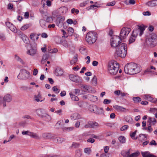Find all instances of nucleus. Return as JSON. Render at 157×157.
I'll return each mask as SVG.
<instances>
[{
	"mask_svg": "<svg viewBox=\"0 0 157 157\" xmlns=\"http://www.w3.org/2000/svg\"><path fill=\"white\" fill-rule=\"evenodd\" d=\"M52 90L56 94L58 93L60 91L59 89L57 86H54L52 88Z\"/></svg>",
	"mask_w": 157,
	"mask_h": 157,
	"instance_id": "43",
	"label": "nucleus"
},
{
	"mask_svg": "<svg viewBox=\"0 0 157 157\" xmlns=\"http://www.w3.org/2000/svg\"><path fill=\"white\" fill-rule=\"evenodd\" d=\"M144 98L145 99H146L148 100L149 101H152L153 100V98H152L150 96L148 95H144Z\"/></svg>",
	"mask_w": 157,
	"mask_h": 157,
	"instance_id": "42",
	"label": "nucleus"
},
{
	"mask_svg": "<svg viewBox=\"0 0 157 157\" xmlns=\"http://www.w3.org/2000/svg\"><path fill=\"white\" fill-rule=\"evenodd\" d=\"M121 155L123 156L124 157H130V151L128 150L127 151H122L121 152Z\"/></svg>",
	"mask_w": 157,
	"mask_h": 157,
	"instance_id": "23",
	"label": "nucleus"
},
{
	"mask_svg": "<svg viewBox=\"0 0 157 157\" xmlns=\"http://www.w3.org/2000/svg\"><path fill=\"white\" fill-rule=\"evenodd\" d=\"M82 87L84 91H86L89 90H90V86L88 85H82Z\"/></svg>",
	"mask_w": 157,
	"mask_h": 157,
	"instance_id": "44",
	"label": "nucleus"
},
{
	"mask_svg": "<svg viewBox=\"0 0 157 157\" xmlns=\"http://www.w3.org/2000/svg\"><path fill=\"white\" fill-rule=\"evenodd\" d=\"M29 72L25 69H22L17 76V78L21 79H26L29 77Z\"/></svg>",
	"mask_w": 157,
	"mask_h": 157,
	"instance_id": "7",
	"label": "nucleus"
},
{
	"mask_svg": "<svg viewBox=\"0 0 157 157\" xmlns=\"http://www.w3.org/2000/svg\"><path fill=\"white\" fill-rule=\"evenodd\" d=\"M60 10L63 13H66L68 10V9L65 6L61 7L60 8Z\"/></svg>",
	"mask_w": 157,
	"mask_h": 157,
	"instance_id": "40",
	"label": "nucleus"
},
{
	"mask_svg": "<svg viewBox=\"0 0 157 157\" xmlns=\"http://www.w3.org/2000/svg\"><path fill=\"white\" fill-rule=\"evenodd\" d=\"M88 124L90 125V128H96L98 127L99 126L98 124L95 122L89 121Z\"/></svg>",
	"mask_w": 157,
	"mask_h": 157,
	"instance_id": "17",
	"label": "nucleus"
},
{
	"mask_svg": "<svg viewBox=\"0 0 157 157\" xmlns=\"http://www.w3.org/2000/svg\"><path fill=\"white\" fill-rule=\"evenodd\" d=\"M67 31L69 35L71 36L73 33L74 30L72 28L69 27L67 29Z\"/></svg>",
	"mask_w": 157,
	"mask_h": 157,
	"instance_id": "37",
	"label": "nucleus"
},
{
	"mask_svg": "<svg viewBox=\"0 0 157 157\" xmlns=\"http://www.w3.org/2000/svg\"><path fill=\"white\" fill-rule=\"evenodd\" d=\"M78 60L77 57L76 56H75L73 58V59L71 61L70 63L71 65H73Z\"/></svg>",
	"mask_w": 157,
	"mask_h": 157,
	"instance_id": "41",
	"label": "nucleus"
},
{
	"mask_svg": "<svg viewBox=\"0 0 157 157\" xmlns=\"http://www.w3.org/2000/svg\"><path fill=\"white\" fill-rule=\"evenodd\" d=\"M114 108L117 110L118 111H124L126 109L123 107L121 106L117 105H115L113 106Z\"/></svg>",
	"mask_w": 157,
	"mask_h": 157,
	"instance_id": "20",
	"label": "nucleus"
},
{
	"mask_svg": "<svg viewBox=\"0 0 157 157\" xmlns=\"http://www.w3.org/2000/svg\"><path fill=\"white\" fill-rule=\"evenodd\" d=\"M125 120L128 123L132 124L133 122V120L131 117L127 116L125 118Z\"/></svg>",
	"mask_w": 157,
	"mask_h": 157,
	"instance_id": "29",
	"label": "nucleus"
},
{
	"mask_svg": "<svg viewBox=\"0 0 157 157\" xmlns=\"http://www.w3.org/2000/svg\"><path fill=\"white\" fill-rule=\"evenodd\" d=\"M69 94L70 95L71 98L72 100L74 101H78L79 100L78 97L73 94L72 92L70 93Z\"/></svg>",
	"mask_w": 157,
	"mask_h": 157,
	"instance_id": "25",
	"label": "nucleus"
},
{
	"mask_svg": "<svg viewBox=\"0 0 157 157\" xmlns=\"http://www.w3.org/2000/svg\"><path fill=\"white\" fill-rule=\"evenodd\" d=\"M92 83L93 84L95 85L97 83V78L96 76L94 75L92 78Z\"/></svg>",
	"mask_w": 157,
	"mask_h": 157,
	"instance_id": "48",
	"label": "nucleus"
},
{
	"mask_svg": "<svg viewBox=\"0 0 157 157\" xmlns=\"http://www.w3.org/2000/svg\"><path fill=\"white\" fill-rule=\"evenodd\" d=\"M150 122H151L153 125H155L156 123V120L155 118L149 117V121Z\"/></svg>",
	"mask_w": 157,
	"mask_h": 157,
	"instance_id": "33",
	"label": "nucleus"
},
{
	"mask_svg": "<svg viewBox=\"0 0 157 157\" xmlns=\"http://www.w3.org/2000/svg\"><path fill=\"white\" fill-rule=\"evenodd\" d=\"M84 104V102L82 101H79L78 103V105L81 107L83 106Z\"/></svg>",
	"mask_w": 157,
	"mask_h": 157,
	"instance_id": "61",
	"label": "nucleus"
},
{
	"mask_svg": "<svg viewBox=\"0 0 157 157\" xmlns=\"http://www.w3.org/2000/svg\"><path fill=\"white\" fill-rule=\"evenodd\" d=\"M42 157H59V155H44Z\"/></svg>",
	"mask_w": 157,
	"mask_h": 157,
	"instance_id": "49",
	"label": "nucleus"
},
{
	"mask_svg": "<svg viewBox=\"0 0 157 157\" xmlns=\"http://www.w3.org/2000/svg\"><path fill=\"white\" fill-rule=\"evenodd\" d=\"M145 30V28L143 26L138 25L136 29L133 30L132 35L136 37L139 33L141 36L144 33V31Z\"/></svg>",
	"mask_w": 157,
	"mask_h": 157,
	"instance_id": "6",
	"label": "nucleus"
},
{
	"mask_svg": "<svg viewBox=\"0 0 157 157\" xmlns=\"http://www.w3.org/2000/svg\"><path fill=\"white\" fill-rule=\"evenodd\" d=\"M98 7V6L95 5H91L90 7H88L87 8L88 10L90 9H96Z\"/></svg>",
	"mask_w": 157,
	"mask_h": 157,
	"instance_id": "45",
	"label": "nucleus"
},
{
	"mask_svg": "<svg viewBox=\"0 0 157 157\" xmlns=\"http://www.w3.org/2000/svg\"><path fill=\"white\" fill-rule=\"evenodd\" d=\"M128 127V125H126L123 126L121 128V131L125 130L127 129Z\"/></svg>",
	"mask_w": 157,
	"mask_h": 157,
	"instance_id": "56",
	"label": "nucleus"
},
{
	"mask_svg": "<svg viewBox=\"0 0 157 157\" xmlns=\"http://www.w3.org/2000/svg\"><path fill=\"white\" fill-rule=\"evenodd\" d=\"M79 50L80 52L83 54H86L87 52L86 50L82 47L80 48Z\"/></svg>",
	"mask_w": 157,
	"mask_h": 157,
	"instance_id": "36",
	"label": "nucleus"
},
{
	"mask_svg": "<svg viewBox=\"0 0 157 157\" xmlns=\"http://www.w3.org/2000/svg\"><path fill=\"white\" fill-rule=\"evenodd\" d=\"M31 48H36L37 44L35 42H33L31 44Z\"/></svg>",
	"mask_w": 157,
	"mask_h": 157,
	"instance_id": "59",
	"label": "nucleus"
},
{
	"mask_svg": "<svg viewBox=\"0 0 157 157\" xmlns=\"http://www.w3.org/2000/svg\"><path fill=\"white\" fill-rule=\"evenodd\" d=\"M131 31V29L128 28L123 27L121 29L120 37L121 39L125 38Z\"/></svg>",
	"mask_w": 157,
	"mask_h": 157,
	"instance_id": "9",
	"label": "nucleus"
},
{
	"mask_svg": "<svg viewBox=\"0 0 157 157\" xmlns=\"http://www.w3.org/2000/svg\"><path fill=\"white\" fill-rule=\"evenodd\" d=\"M78 146L79 145L78 144L74 142L73 143L71 147L73 148H76L78 147Z\"/></svg>",
	"mask_w": 157,
	"mask_h": 157,
	"instance_id": "62",
	"label": "nucleus"
},
{
	"mask_svg": "<svg viewBox=\"0 0 157 157\" xmlns=\"http://www.w3.org/2000/svg\"><path fill=\"white\" fill-rule=\"evenodd\" d=\"M10 30L11 31L16 33L17 31V30L15 26L13 25L12 24L10 26L9 28Z\"/></svg>",
	"mask_w": 157,
	"mask_h": 157,
	"instance_id": "34",
	"label": "nucleus"
},
{
	"mask_svg": "<svg viewBox=\"0 0 157 157\" xmlns=\"http://www.w3.org/2000/svg\"><path fill=\"white\" fill-rule=\"evenodd\" d=\"M147 136L145 134H140L138 137V140L141 142L145 140V139L146 138Z\"/></svg>",
	"mask_w": 157,
	"mask_h": 157,
	"instance_id": "24",
	"label": "nucleus"
},
{
	"mask_svg": "<svg viewBox=\"0 0 157 157\" xmlns=\"http://www.w3.org/2000/svg\"><path fill=\"white\" fill-rule=\"evenodd\" d=\"M37 52L36 48H31L27 51V53L31 56H34L35 55Z\"/></svg>",
	"mask_w": 157,
	"mask_h": 157,
	"instance_id": "15",
	"label": "nucleus"
},
{
	"mask_svg": "<svg viewBox=\"0 0 157 157\" xmlns=\"http://www.w3.org/2000/svg\"><path fill=\"white\" fill-rule=\"evenodd\" d=\"M135 2V0H126L124 1V3L127 5H134Z\"/></svg>",
	"mask_w": 157,
	"mask_h": 157,
	"instance_id": "28",
	"label": "nucleus"
},
{
	"mask_svg": "<svg viewBox=\"0 0 157 157\" xmlns=\"http://www.w3.org/2000/svg\"><path fill=\"white\" fill-rule=\"evenodd\" d=\"M71 120H75L80 118V115L77 113H74L71 114Z\"/></svg>",
	"mask_w": 157,
	"mask_h": 157,
	"instance_id": "18",
	"label": "nucleus"
},
{
	"mask_svg": "<svg viewBox=\"0 0 157 157\" xmlns=\"http://www.w3.org/2000/svg\"><path fill=\"white\" fill-rule=\"evenodd\" d=\"M32 25L30 24H26L22 26L21 28V30H25L31 27Z\"/></svg>",
	"mask_w": 157,
	"mask_h": 157,
	"instance_id": "27",
	"label": "nucleus"
},
{
	"mask_svg": "<svg viewBox=\"0 0 157 157\" xmlns=\"http://www.w3.org/2000/svg\"><path fill=\"white\" fill-rule=\"evenodd\" d=\"M36 113L38 116L42 118H44V119L46 121H49L51 119L50 116L48 115L43 113L42 109H37L36 111Z\"/></svg>",
	"mask_w": 157,
	"mask_h": 157,
	"instance_id": "8",
	"label": "nucleus"
},
{
	"mask_svg": "<svg viewBox=\"0 0 157 157\" xmlns=\"http://www.w3.org/2000/svg\"><path fill=\"white\" fill-rule=\"evenodd\" d=\"M71 12L72 13L75 12L76 13L78 14L79 13V11L78 10H76L75 8H73L71 10Z\"/></svg>",
	"mask_w": 157,
	"mask_h": 157,
	"instance_id": "54",
	"label": "nucleus"
},
{
	"mask_svg": "<svg viewBox=\"0 0 157 157\" xmlns=\"http://www.w3.org/2000/svg\"><path fill=\"white\" fill-rule=\"evenodd\" d=\"M89 1L88 0H86L84 2H83L80 3V6L81 7L84 6L89 3Z\"/></svg>",
	"mask_w": 157,
	"mask_h": 157,
	"instance_id": "47",
	"label": "nucleus"
},
{
	"mask_svg": "<svg viewBox=\"0 0 157 157\" xmlns=\"http://www.w3.org/2000/svg\"><path fill=\"white\" fill-rule=\"evenodd\" d=\"M157 109L155 108H151L150 109V111L152 113H154L156 112L157 113Z\"/></svg>",
	"mask_w": 157,
	"mask_h": 157,
	"instance_id": "55",
	"label": "nucleus"
},
{
	"mask_svg": "<svg viewBox=\"0 0 157 157\" xmlns=\"http://www.w3.org/2000/svg\"><path fill=\"white\" fill-rule=\"evenodd\" d=\"M64 19V17L60 16L57 17L56 20V25L60 28L61 27L63 26V27L65 28L64 25H65L66 23H63Z\"/></svg>",
	"mask_w": 157,
	"mask_h": 157,
	"instance_id": "11",
	"label": "nucleus"
},
{
	"mask_svg": "<svg viewBox=\"0 0 157 157\" xmlns=\"http://www.w3.org/2000/svg\"><path fill=\"white\" fill-rule=\"evenodd\" d=\"M118 140L122 144L124 143L125 142V138L123 136H120L118 138Z\"/></svg>",
	"mask_w": 157,
	"mask_h": 157,
	"instance_id": "31",
	"label": "nucleus"
},
{
	"mask_svg": "<svg viewBox=\"0 0 157 157\" xmlns=\"http://www.w3.org/2000/svg\"><path fill=\"white\" fill-rule=\"evenodd\" d=\"M90 98H92V100H93L94 101H96L98 100L97 96L93 95H90Z\"/></svg>",
	"mask_w": 157,
	"mask_h": 157,
	"instance_id": "58",
	"label": "nucleus"
},
{
	"mask_svg": "<svg viewBox=\"0 0 157 157\" xmlns=\"http://www.w3.org/2000/svg\"><path fill=\"white\" fill-rule=\"evenodd\" d=\"M15 59L17 61L19 62L22 64L24 65L25 64V62L23 61L17 55H15Z\"/></svg>",
	"mask_w": 157,
	"mask_h": 157,
	"instance_id": "30",
	"label": "nucleus"
},
{
	"mask_svg": "<svg viewBox=\"0 0 157 157\" xmlns=\"http://www.w3.org/2000/svg\"><path fill=\"white\" fill-rule=\"evenodd\" d=\"M124 71L126 73L133 75L140 72L141 71L140 65L136 63H131L127 64L124 67Z\"/></svg>",
	"mask_w": 157,
	"mask_h": 157,
	"instance_id": "2",
	"label": "nucleus"
},
{
	"mask_svg": "<svg viewBox=\"0 0 157 157\" xmlns=\"http://www.w3.org/2000/svg\"><path fill=\"white\" fill-rule=\"evenodd\" d=\"M31 137L35 139H40L39 136L36 133L31 132L30 136Z\"/></svg>",
	"mask_w": 157,
	"mask_h": 157,
	"instance_id": "26",
	"label": "nucleus"
},
{
	"mask_svg": "<svg viewBox=\"0 0 157 157\" xmlns=\"http://www.w3.org/2000/svg\"><path fill=\"white\" fill-rule=\"evenodd\" d=\"M12 97L10 94H7L3 98V101L5 102H10L12 100Z\"/></svg>",
	"mask_w": 157,
	"mask_h": 157,
	"instance_id": "16",
	"label": "nucleus"
},
{
	"mask_svg": "<svg viewBox=\"0 0 157 157\" xmlns=\"http://www.w3.org/2000/svg\"><path fill=\"white\" fill-rule=\"evenodd\" d=\"M55 74L57 76H61L63 74V71L60 68L57 67L55 70Z\"/></svg>",
	"mask_w": 157,
	"mask_h": 157,
	"instance_id": "14",
	"label": "nucleus"
},
{
	"mask_svg": "<svg viewBox=\"0 0 157 157\" xmlns=\"http://www.w3.org/2000/svg\"><path fill=\"white\" fill-rule=\"evenodd\" d=\"M62 44L63 46L66 48L68 46V44L66 40H64L62 42Z\"/></svg>",
	"mask_w": 157,
	"mask_h": 157,
	"instance_id": "63",
	"label": "nucleus"
},
{
	"mask_svg": "<svg viewBox=\"0 0 157 157\" xmlns=\"http://www.w3.org/2000/svg\"><path fill=\"white\" fill-rule=\"evenodd\" d=\"M69 78L71 80L76 83H81L82 81V79L81 77L73 74L69 75Z\"/></svg>",
	"mask_w": 157,
	"mask_h": 157,
	"instance_id": "10",
	"label": "nucleus"
},
{
	"mask_svg": "<svg viewBox=\"0 0 157 157\" xmlns=\"http://www.w3.org/2000/svg\"><path fill=\"white\" fill-rule=\"evenodd\" d=\"M80 90L78 89H75L74 90V93L76 95H79L80 94Z\"/></svg>",
	"mask_w": 157,
	"mask_h": 157,
	"instance_id": "57",
	"label": "nucleus"
},
{
	"mask_svg": "<svg viewBox=\"0 0 157 157\" xmlns=\"http://www.w3.org/2000/svg\"><path fill=\"white\" fill-rule=\"evenodd\" d=\"M151 69H154V70H155V68L153 66H151L150 67V68H148L147 69L146 71V72H151L150 70Z\"/></svg>",
	"mask_w": 157,
	"mask_h": 157,
	"instance_id": "60",
	"label": "nucleus"
},
{
	"mask_svg": "<svg viewBox=\"0 0 157 157\" xmlns=\"http://www.w3.org/2000/svg\"><path fill=\"white\" fill-rule=\"evenodd\" d=\"M36 34L35 33H32L30 35L29 38L32 39L33 40H35V37L36 36Z\"/></svg>",
	"mask_w": 157,
	"mask_h": 157,
	"instance_id": "51",
	"label": "nucleus"
},
{
	"mask_svg": "<svg viewBox=\"0 0 157 157\" xmlns=\"http://www.w3.org/2000/svg\"><path fill=\"white\" fill-rule=\"evenodd\" d=\"M97 33L94 31H90L86 34V40L90 44L95 43L97 39Z\"/></svg>",
	"mask_w": 157,
	"mask_h": 157,
	"instance_id": "4",
	"label": "nucleus"
},
{
	"mask_svg": "<svg viewBox=\"0 0 157 157\" xmlns=\"http://www.w3.org/2000/svg\"><path fill=\"white\" fill-rule=\"evenodd\" d=\"M119 65L116 62H111L109 63L108 70L110 74L115 75L117 73Z\"/></svg>",
	"mask_w": 157,
	"mask_h": 157,
	"instance_id": "3",
	"label": "nucleus"
},
{
	"mask_svg": "<svg viewBox=\"0 0 157 157\" xmlns=\"http://www.w3.org/2000/svg\"><path fill=\"white\" fill-rule=\"evenodd\" d=\"M141 153L143 157H156L155 155L151 154L149 151H142Z\"/></svg>",
	"mask_w": 157,
	"mask_h": 157,
	"instance_id": "13",
	"label": "nucleus"
},
{
	"mask_svg": "<svg viewBox=\"0 0 157 157\" xmlns=\"http://www.w3.org/2000/svg\"><path fill=\"white\" fill-rule=\"evenodd\" d=\"M91 150L89 148H85L84 150V152L86 154L89 155L90 154Z\"/></svg>",
	"mask_w": 157,
	"mask_h": 157,
	"instance_id": "46",
	"label": "nucleus"
},
{
	"mask_svg": "<svg viewBox=\"0 0 157 157\" xmlns=\"http://www.w3.org/2000/svg\"><path fill=\"white\" fill-rule=\"evenodd\" d=\"M133 100L135 103H137L141 101V98L139 97H135L133 98Z\"/></svg>",
	"mask_w": 157,
	"mask_h": 157,
	"instance_id": "39",
	"label": "nucleus"
},
{
	"mask_svg": "<svg viewBox=\"0 0 157 157\" xmlns=\"http://www.w3.org/2000/svg\"><path fill=\"white\" fill-rule=\"evenodd\" d=\"M136 37L133 36L132 35L130 37L129 40V44H131L134 42L136 38Z\"/></svg>",
	"mask_w": 157,
	"mask_h": 157,
	"instance_id": "38",
	"label": "nucleus"
},
{
	"mask_svg": "<svg viewBox=\"0 0 157 157\" xmlns=\"http://www.w3.org/2000/svg\"><path fill=\"white\" fill-rule=\"evenodd\" d=\"M116 4V2L115 1H113L111 2H108L107 6H114Z\"/></svg>",
	"mask_w": 157,
	"mask_h": 157,
	"instance_id": "52",
	"label": "nucleus"
},
{
	"mask_svg": "<svg viewBox=\"0 0 157 157\" xmlns=\"http://www.w3.org/2000/svg\"><path fill=\"white\" fill-rule=\"evenodd\" d=\"M137 132V130H136L135 132H131L130 134V136L133 139L136 140L138 138L137 137H135L136 134V133Z\"/></svg>",
	"mask_w": 157,
	"mask_h": 157,
	"instance_id": "32",
	"label": "nucleus"
},
{
	"mask_svg": "<svg viewBox=\"0 0 157 157\" xmlns=\"http://www.w3.org/2000/svg\"><path fill=\"white\" fill-rule=\"evenodd\" d=\"M121 91L120 90H117L114 91V93L117 96L120 94Z\"/></svg>",
	"mask_w": 157,
	"mask_h": 157,
	"instance_id": "64",
	"label": "nucleus"
},
{
	"mask_svg": "<svg viewBox=\"0 0 157 157\" xmlns=\"http://www.w3.org/2000/svg\"><path fill=\"white\" fill-rule=\"evenodd\" d=\"M40 23L41 27L44 29H45L47 26L48 23L44 20H40Z\"/></svg>",
	"mask_w": 157,
	"mask_h": 157,
	"instance_id": "19",
	"label": "nucleus"
},
{
	"mask_svg": "<svg viewBox=\"0 0 157 157\" xmlns=\"http://www.w3.org/2000/svg\"><path fill=\"white\" fill-rule=\"evenodd\" d=\"M42 137L46 139H51L55 138V135L52 134L45 133L42 134Z\"/></svg>",
	"mask_w": 157,
	"mask_h": 157,
	"instance_id": "12",
	"label": "nucleus"
},
{
	"mask_svg": "<svg viewBox=\"0 0 157 157\" xmlns=\"http://www.w3.org/2000/svg\"><path fill=\"white\" fill-rule=\"evenodd\" d=\"M111 102V100L109 99H105L103 101V103L104 104H108L110 103Z\"/></svg>",
	"mask_w": 157,
	"mask_h": 157,
	"instance_id": "53",
	"label": "nucleus"
},
{
	"mask_svg": "<svg viewBox=\"0 0 157 157\" xmlns=\"http://www.w3.org/2000/svg\"><path fill=\"white\" fill-rule=\"evenodd\" d=\"M54 139V141L58 143H61L65 140V139L63 138L60 137L56 138V136Z\"/></svg>",
	"mask_w": 157,
	"mask_h": 157,
	"instance_id": "21",
	"label": "nucleus"
},
{
	"mask_svg": "<svg viewBox=\"0 0 157 157\" xmlns=\"http://www.w3.org/2000/svg\"><path fill=\"white\" fill-rule=\"evenodd\" d=\"M146 41L147 44L151 47H154L157 45V36L154 33L150 34Z\"/></svg>",
	"mask_w": 157,
	"mask_h": 157,
	"instance_id": "5",
	"label": "nucleus"
},
{
	"mask_svg": "<svg viewBox=\"0 0 157 157\" xmlns=\"http://www.w3.org/2000/svg\"><path fill=\"white\" fill-rule=\"evenodd\" d=\"M31 132L29 131H23L22 134L23 135H28L30 136Z\"/></svg>",
	"mask_w": 157,
	"mask_h": 157,
	"instance_id": "50",
	"label": "nucleus"
},
{
	"mask_svg": "<svg viewBox=\"0 0 157 157\" xmlns=\"http://www.w3.org/2000/svg\"><path fill=\"white\" fill-rule=\"evenodd\" d=\"M22 39L25 43L26 44H29V38L25 35H23L22 36Z\"/></svg>",
	"mask_w": 157,
	"mask_h": 157,
	"instance_id": "22",
	"label": "nucleus"
},
{
	"mask_svg": "<svg viewBox=\"0 0 157 157\" xmlns=\"http://www.w3.org/2000/svg\"><path fill=\"white\" fill-rule=\"evenodd\" d=\"M121 39L119 36H114L110 41L111 47L116 48L115 54L118 56L124 58L126 55L127 47L126 44L125 43L121 44L120 40Z\"/></svg>",
	"mask_w": 157,
	"mask_h": 157,
	"instance_id": "1",
	"label": "nucleus"
},
{
	"mask_svg": "<svg viewBox=\"0 0 157 157\" xmlns=\"http://www.w3.org/2000/svg\"><path fill=\"white\" fill-rule=\"evenodd\" d=\"M140 155V152L136 151L130 155V157H137Z\"/></svg>",
	"mask_w": 157,
	"mask_h": 157,
	"instance_id": "35",
	"label": "nucleus"
}]
</instances>
